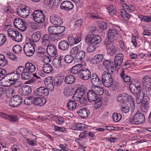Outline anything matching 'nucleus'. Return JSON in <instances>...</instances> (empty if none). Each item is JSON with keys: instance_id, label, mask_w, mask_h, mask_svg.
Masks as SVG:
<instances>
[{"instance_id": "f257e3e1", "label": "nucleus", "mask_w": 151, "mask_h": 151, "mask_svg": "<svg viewBox=\"0 0 151 151\" xmlns=\"http://www.w3.org/2000/svg\"><path fill=\"white\" fill-rule=\"evenodd\" d=\"M102 82L104 85L107 88L110 87L111 90H116L117 88V85L113 82V79L109 73L104 72L102 75Z\"/></svg>"}, {"instance_id": "f03ea898", "label": "nucleus", "mask_w": 151, "mask_h": 151, "mask_svg": "<svg viewBox=\"0 0 151 151\" xmlns=\"http://www.w3.org/2000/svg\"><path fill=\"white\" fill-rule=\"evenodd\" d=\"M130 90L131 92L134 93L132 91L137 90V91L136 93L137 95H139L145 98V99H148L150 100L149 97L151 94V90L146 89V88H142L139 86H137L134 84H130L129 86Z\"/></svg>"}, {"instance_id": "7ed1b4c3", "label": "nucleus", "mask_w": 151, "mask_h": 151, "mask_svg": "<svg viewBox=\"0 0 151 151\" xmlns=\"http://www.w3.org/2000/svg\"><path fill=\"white\" fill-rule=\"evenodd\" d=\"M101 41V37L98 35L88 34L85 37V42L88 45H96Z\"/></svg>"}, {"instance_id": "20e7f679", "label": "nucleus", "mask_w": 151, "mask_h": 151, "mask_svg": "<svg viewBox=\"0 0 151 151\" xmlns=\"http://www.w3.org/2000/svg\"><path fill=\"white\" fill-rule=\"evenodd\" d=\"M8 35L14 41L21 42L22 40L23 35L17 31L13 29H9L7 31Z\"/></svg>"}, {"instance_id": "39448f33", "label": "nucleus", "mask_w": 151, "mask_h": 151, "mask_svg": "<svg viewBox=\"0 0 151 151\" xmlns=\"http://www.w3.org/2000/svg\"><path fill=\"white\" fill-rule=\"evenodd\" d=\"M145 117L143 113L137 111L134 115L133 118L130 120V122L134 124L138 125L145 121Z\"/></svg>"}, {"instance_id": "423d86ee", "label": "nucleus", "mask_w": 151, "mask_h": 151, "mask_svg": "<svg viewBox=\"0 0 151 151\" xmlns=\"http://www.w3.org/2000/svg\"><path fill=\"white\" fill-rule=\"evenodd\" d=\"M33 17L34 21L39 23L43 22L45 20V16L42 12L40 10H37L34 11L33 14Z\"/></svg>"}, {"instance_id": "0eeeda50", "label": "nucleus", "mask_w": 151, "mask_h": 151, "mask_svg": "<svg viewBox=\"0 0 151 151\" xmlns=\"http://www.w3.org/2000/svg\"><path fill=\"white\" fill-rule=\"evenodd\" d=\"M23 50L25 54L27 56H32L35 52V48L33 44L30 42L25 44Z\"/></svg>"}, {"instance_id": "6e6552de", "label": "nucleus", "mask_w": 151, "mask_h": 151, "mask_svg": "<svg viewBox=\"0 0 151 151\" xmlns=\"http://www.w3.org/2000/svg\"><path fill=\"white\" fill-rule=\"evenodd\" d=\"M22 103V97L16 95L10 99L9 104L11 107H16L20 105Z\"/></svg>"}, {"instance_id": "1a4fd4ad", "label": "nucleus", "mask_w": 151, "mask_h": 151, "mask_svg": "<svg viewBox=\"0 0 151 151\" xmlns=\"http://www.w3.org/2000/svg\"><path fill=\"white\" fill-rule=\"evenodd\" d=\"M35 96H45L48 95L49 93L48 89L45 87L40 86L36 88L33 92Z\"/></svg>"}, {"instance_id": "9d476101", "label": "nucleus", "mask_w": 151, "mask_h": 151, "mask_svg": "<svg viewBox=\"0 0 151 151\" xmlns=\"http://www.w3.org/2000/svg\"><path fill=\"white\" fill-rule=\"evenodd\" d=\"M68 39L70 45H73L77 44L81 40V33H78L76 35H74L72 36L69 37Z\"/></svg>"}, {"instance_id": "9b49d317", "label": "nucleus", "mask_w": 151, "mask_h": 151, "mask_svg": "<svg viewBox=\"0 0 151 151\" xmlns=\"http://www.w3.org/2000/svg\"><path fill=\"white\" fill-rule=\"evenodd\" d=\"M81 70L78 74L79 77L84 80H88L91 75L90 70L86 68H82Z\"/></svg>"}, {"instance_id": "f8f14e48", "label": "nucleus", "mask_w": 151, "mask_h": 151, "mask_svg": "<svg viewBox=\"0 0 151 151\" xmlns=\"http://www.w3.org/2000/svg\"><path fill=\"white\" fill-rule=\"evenodd\" d=\"M50 21L52 24L56 26L60 25L63 23V21L61 17L55 14L50 16Z\"/></svg>"}, {"instance_id": "ddd939ff", "label": "nucleus", "mask_w": 151, "mask_h": 151, "mask_svg": "<svg viewBox=\"0 0 151 151\" xmlns=\"http://www.w3.org/2000/svg\"><path fill=\"white\" fill-rule=\"evenodd\" d=\"M124 56L122 54L118 53L116 54L114 58V64L115 68L117 70L119 69L123 62Z\"/></svg>"}, {"instance_id": "4468645a", "label": "nucleus", "mask_w": 151, "mask_h": 151, "mask_svg": "<svg viewBox=\"0 0 151 151\" xmlns=\"http://www.w3.org/2000/svg\"><path fill=\"white\" fill-rule=\"evenodd\" d=\"M103 65L109 72L113 73L114 71L113 62L110 60H104L103 62Z\"/></svg>"}, {"instance_id": "2eb2a0df", "label": "nucleus", "mask_w": 151, "mask_h": 151, "mask_svg": "<svg viewBox=\"0 0 151 151\" xmlns=\"http://www.w3.org/2000/svg\"><path fill=\"white\" fill-rule=\"evenodd\" d=\"M46 101V99L45 98L42 97H35L33 96V104L35 106H41L45 104Z\"/></svg>"}, {"instance_id": "dca6fc26", "label": "nucleus", "mask_w": 151, "mask_h": 151, "mask_svg": "<svg viewBox=\"0 0 151 151\" xmlns=\"http://www.w3.org/2000/svg\"><path fill=\"white\" fill-rule=\"evenodd\" d=\"M73 7V4L70 1H65L61 4L60 8L65 11H68L71 10Z\"/></svg>"}, {"instance_id": "f3484780", "label": "nucleus", "mask_w": 151, "mask_h": 151, "mask_svg": "<svg viewBox=\"0 0 151 151\" xmlns=\"http://www.w3.org/2000/svg\"><path fill=\"white\" fill-rule=\"evenodd\" d=\"M106 50L110 56H113L116 53V48L112 43L107 42L105 43Z\"/></svg>"}, {"instance_id": "a211bd4d", "label": "nucleus", "mask_w": 151, "mask_h": 151, "mask_svg": "<svg viewBox=\"0 0 151 151\" xmlns=\"http://www.w3.org/2000/svg\"><path fill=\"white\" fill-rule=\"evenodd\" d=\"M16 12L18 15L23 18L27 17L29 14V10L27 9L26 7L18 8L17 9Z\"/></svg>"}, {"instance_id": "6ab92c4d", "label": "nucleus", "mask_w": 151, "mask_h": 151, "mask_svg": "<svg viewBox=\"0 0 151 151\" xmlns=\"http://www.w3.org/2000/svg\"><path fill=\"white\" fill-rule=\"evenodd\" d=\"M47 52L48 54L51 57H54L57 53V50L55 46L52 44L47 47Z\"/></svg>"}, {"instance_id": "aec40b11", "label": "nucleus", "mask_w": 151, "mask_h": 151, "mask_svg": "<svg viewBox=\"0 0 151 151\" xmlns=\"http://www.w3.org/2000/svg\"><path fill=\"white\" fill-rule=\"evenodd\" d=\"M69 43L64 40H61L58 43L59 49L63 51H66L68 50L69 47Z\"/></svg>"}, {"instance_id": "412c9836", "label": "nucleus", "mask_w": 151, "mask_h": 151, "mask_svg": "<svg viewBox=\"0 0 151 151\" xmlns=\"http://www.w3.org/2000/svg\"><path fill=\"white\" fill-rule=\"evenodd\" d=\"M118 35V31L116 29H110L108 31V37L110 40H115Z\"/></svg>"}, {"instance_id": "4be33fe9", "label": "nucleus", "mask_w": 151, "mask_h": 151, "mask_svg": "<svg viewBox=\"0 0 151 151\" xmlns=\"http://www.w3.org/2000/svg\"><path fill=\"white\" fill-rule=\"evenodd\" d=\"M77 113L79 116L83 119L87 118L90 113L89 110L86 108L80 109L77 111Z\"/></svg>"}, {"instance_id": "5701e85b", "label": "nucleus", "mask_w": 151, "mask_h": 151, "mask_svg": "<svg viewBox=\"0 0 151 151\" xmlns=\"http://www.w3.org/2000/svg\"><path fill=\"white\" fill-rule=\"evenodd\" d=\"M94 91L92 89L88 91L87 93V97L88 101L90 102L94 101L98 99V97Z\"/></svg>"}, {"instance_id": "b1692460", "label": "nucleus", "mask_w": 151, "mask_h": 151, "mask_svg": "<svg viewBox=\"0 0 151 151\" xmlns=\"http://www.w3.org/2000/svg\"><path fill=\"white\" fill-rule=\"evenodd\" d=\"M19 76L16 73V72L14 71L12 72L9 73L6 75V79H8L9 81L12 82L16 81L19 78Z\"/></svg>"}, {"instance_id": "393cba45", "label": "nucleus", "mask_w": 151, "mask_h": 151, "mask_svg": "<svg viewBox=\"0 0 151 151\" xmlns=\"http://www.w3.org/2000/svg\"><path fill=\"white\" fill-rule=\"evenodd\" d=\"M45 84L47 88L52 91L53 90L54 86L52 77L49 76L44 80Z\"/></svg>"}, {"instance_id": "a878e982", "label": "nucleus", "mask_w": 151, "mask_h": 151, "mask_svg": "<svg viewBox=\"0 0 151 151\" xmlns=\"http://www.w3.org/2000/svg\"><path fill=\"white\" fill-rule=\"evenodd\" d=\"M19 93L24 96L28 95L31 92L32 89L29 86L24 85L19 90Z\"/></svg>"}, {"instance_id": "bb28decb", "label": "nucleus", "mask_w": 151, "mask_h": 151, "mask_svg": "<svg viewBox=\"0 0 151 151\" xmlns=\"http://www.w3.org/2000/svg\"><path fill=\"white\" fill-rule=\"evenodd\" d=\"M91 81L93 85H100L101 84L102 81L99 77H98L96 73H92L91 76Z\"/></svg>"}, {"instance_id": "cd10ccee", "label": "nucleus", "mask_w": 151, "mask_h": 151, "mask_svg": "<svg viewBox=\"0 0 151 151\" xmlns=\"http://www.w3.org/2000/svg\"><path fill=\"white\" fill-rule=\"evenodd\" d=\"M131 96H129L128 94L124 93L120 94L118 95L117 97V100L118 102L123 103V104L127 103L129 97Z\"/></svg>"}, {"instance_id": "c85d7f7f", "label": "nucleus", "mask_w": 151, "mask_h": 151, "mask_svg": "<svg viewBox=\"0 0 151 151\" xmlns=\"http://www.w3.org/2000/svg\"><path fill=\"white\" fill-rule=\"evenodd\" d=\"M150 80V78L149 77L146 76L142 79V83L144 88H146L147 90H151V84Z\"/></svg>"}, {"instance_id": "c756f323", "label": "nucleus", "mask_w": 151, "mask_h": 151, "mask_svg": "<svg viewBox=\"0 0 151 151\" xmlns=\"http://www.w3.org/2000/svg\"><path fill=\"white\" fill-rule=\"evenodd\" d=\"M64 77V76L59 75L55 76L54 78V86H60L63 82Z\"/></svg>"}, {"instance_id": "7c9ffc66", "label": "nucleus", "mask_w": 151, "mask_h": 151, "mask_svg": "<svg viewBox=\"0 0 151 151\" xmlns=\"http://www.w3.org/2000/svg\"><path fill=\"white\" fill-rule=\"evenodd\" d=\"M98 85H93L91 88L96 93L97 96L101 95L104 93L103 89L100 86H98Z\"/></svg>"}, {"instance_id": "2f4dec72", "label": "nucleus", "mask_w": 151, "mask_h": 151, "mask_svg": "<svg viewBox=\"0 0 151 151\" xmlns=\"http://www.w3.org/2000/svg\"><path fill=\"white\" fill-rule=\"evenodd\" d=\"M25 71L32 74L35 70L36 67L32 63L27 62L25 65Z\"/></svg>"}, {"instance_id": "473e14b6", "label": "nucleus", "mask_w": 151, "mask_h": 151, "mask_svg": "<svg viewBox=\"0 0 151 151\" xmlns=\"http://www.w3.org/2000/svg\"><path fill=\"white\" fill-rule=\"evenodd\" d=\"M50 41L49 35L47 34L44 35L42 38V45L47 47L50 45Z\"/></svg>"}, {"instance_id": "72a5a7b5", "label": "nucleus", "mask_w": 151, "mask_h": 151, "mask_svg": "<svg viewBox=\"0 0 151 151\" xmlns=\"http://www.w3.org/2000/svg\"><path fill=\"white\" fill-rule=\"evenodd\" d=\"M104 56L102 54H99L96 55L93 57L92 61L94 64L99 63L104 59Z\"/></svg>"}, {"instance_id": "f704fd0d", "label": "nucleus", "mask_w": 151, "mask_h": 151, "mask_svg": "<svg viewBox=\"0 0 151 151\" xmlns=\"http://www.w3.org/2000/svg\"><path fill=\"white\" fill-rule=\"evenodd\" d=\"M76 79L75 77L72 75L67 76L64 79V81L67 84H71L74 83L76 81Z\"/></svg>"}, {"instance_id": "c9c22d12", "label": "nucleus", "mask_w": 151, "mask_h": 151, "mask_svg": "<svg viewBox=\"0 0 151 151\" xmlns=\"http://www.w3.org/2000/svg\"><path fill=\"white\" fill-rule=\"evenodd\" d=\"M82 65L81 64H78L73 66L71 69V73L74 74H79V73L81 70Z\"/></svg>"}, {"instance_id": "e433bc0d", "label": "nucleus", "mask_w": 151, "mask_h": 151, "mask_svg": "<svg viewBox=\"0 0 151 151\" xmlns=\"http://www.w3.org/2000/svg\"><path fill=\"white\" fill-rule=\"evenodd\" d=\"M147 101H145L144 100L141 103L140 108L141 110L143 112H147V110L149 109V106H148L149 103L148 99H147Z\"/></svg>"}, {"instance_id": "4c0bfd02", "label": "nucleus", "mask_w": 151, "mask_h": 151, "mask_svg": "<svg viewBox=\"0 0 151 151\" xmlns=\"http://www.w3.org/2000/svg\"><path fill=\"white\" fill-rule=\"evenodd\" d=\"M63 58V57L62 56H60L59 58H55L52 61V63L55 67L58 68L61 66V61Z\"/></svg>"}, {"instance_id": "58836bf2", "label": "nucleus", "mask_w": 151, "mask_h": 151, "mask_svg": "<svg viewBox=\"0 0 151 151\" xmlns=\"http://www.w3.org/2000/svg\"><path fill=\"white\" fill-rule=\"evenodd\" d=\"M77 104L75 101L70 100L67 103V107L70 111H73L76 109Z\"/></svg>"}, {"instance_id": "ea45409f", "label": "nucleus", "mask_w": 151, "mask_h": 151, "mask_svg": "<svg viewBox=\"0 0 151 151\" xmlns=\"http://www.w3.org/2000/svg\"><path fill=\"white\" fill-rule=\"evenodd\" d=\"M41 38V34L40 32H35L32 35L31 39L34 42H37Z\"/></svg>"}, {"instance_id": "a19ab883", "label": "nucleus", "mask_w": 151, "mask_h": 151, "mask_svg": "<svg viewBox=\"0 0 151 151\" xmlns=\"http://www.w3.org/2000/svg\"><path fill=\"white\" fill-rule=\"evenodd\" d=\"M86 55L85 52L83 51H80L76 55L74 56V58L77 60L78 61H81L83 59Z\"/></svg>"}, {"instance_id": "79ce46f5", "label": "nucleus", "mask_w": 151, "mask_h": 151, "mask_svg": "<svg viewBox=\"0 0 151 151\" xmlns=\"http://www.w3.org/2000/svg\"><path fill=\"white\" fill-rule=\"evenodd\" d=\"M62 0H50L49 5L52 9H54L58 5Z\"/></svg>"}, {"instance_id": "37998d69", "label": "nucleus", "mask_w": 151, "mask_h": 151, "mask_svg": "<svg viewBox=\"0 0 151 151\" xmlns=\"http://www.w3.org/2000/svg\"><path fill=\"white\" fill-rule=\"evenodd\" d=\"M52 67L50 64H46L43 66V70L45 73H49L52 71Z\"/></svg>"}, {"instance_id": "c03bdc74", "label": "nucleus", "mask_w": 151, "mask_h": 151, "mask_svg": "<svg viewBox=\"0 0 151 151\" xmlns=\"http://www.w3.org/2000/svg\"><path fill=\"white\" fill-rule=\"evenodd\" d=\"M6 75L4 76L1 80V82L2 85L5 87H8L10 85L11 81H9L8 79H6Z\"/></svg>"}, {"instance_id": "a18cd8bd", "label": "nucleus", "mask_w": 151, "mask_h": 151, "mask_svg": "<svg viewBox=\"0 0 151 151\" xmlns=\"http://www.w3.org/2000/svg\"><path fill=\"white\" fill-rule=\"evenodd\" d=\"M73 93V90L69 87H66L64 89L63 93L65 96L68 97L72 96Z\"/></svg>"}, {"instance_id": "49530a36", "label": "nucleus", "mask_w": 151, "mask_h": 151, "mask_svg": "<svg viewBox=\"0 0 151 151\" xmlns=\"http://www.w3.org/2000/svg\"><path fill=\"white\" fill-rule=\"evenodd\" d=\"M120 76L124 81L125 82H128L130 81V77L125 74L124 70H122L120 74Z\"/></svg>"}, {"instance_id": "de8ad7c7", "label": "nucleus", "mask_w": 151, "mask_h": 151, "mask_svg": "<svg viewBox=\"0 0 151 151\" xmlns=\"http://www.w3.org/2000/svg\"><path fill=\"white\" fill-rule=\"evenodd\" d=\"M121 15L122 18L127 21L130 18V15L126 13L125 9H122L121 10Z\"/></svg>"}, {"instance_id": "09e8293b", "label": "nucleus", "mask_w": 151, "mask_h": 151, "mask_svg": "<svg viewBox=\"0 0 151 151\" xmlns=\"http://www.w3.org/2000/svg\"><path fill=\"white\" fill-rule=\"evenodd\" d=\"M80 46L78 45L72 48L70 50V54L72 55L76 56L79 52V51L80 50Z\"/></svg>"}, {"instance_id": "8fccbe9b", "label": "nucleus", "mask_w": 151, "mask_h": 151, "mask_svg": "<svg viewBox=\"0 0 151 151\" xmlns=\"http://www.w3.org/2000/svg\"><path fill=\"white\" fill-rule=\"evenodd\" d=\"M7 61L5 59V56L2 54H0V66L4 67L7 64Z\"/></svg>"}, {"instance_id": "3c124183", "label": "nucleus", "mask_w": 151, "mask_h": 151, "mask_svg": "<svg viewBox=\"0 0 151 151\" xmlns=\"http://www.w3.org/2000/svg\"><path fill=\"white\" fill-rule=\"evenodd\" d=\"M121 110L123 113H128L129 110V107L127 104L124 103L121 105Z\"/></svg>"}, {"instance_id": "603ef678", "label": "nucleus", "mask_w": 151, "mask_h": 151, "mask_svg": "<svg viewBox=\"0 0 151 151\" xmlns=\"http://www.w3.org/2000/svg\"><path fill=\"white\" fill-rule=\"evenodd\" d=\"M12 50L14 53L19 54L22 51V48L20 45H16L14 46L12 48Z\"/></svg>"}, {"instance_id": "864d4df0", "label": "nucleus", "mask_w": 151, "mask_h": 151, "mask_svg": "<svg viewBox=\"0 0 151 151\" xmlns=\"http://www.w3.org/2000/svg\"><path fill=\"white\" fill-rule=\"evenodd\" d=\"M65 27L63 26H56V34L59 35L60 36L61 34L63 33L65 30Z\"/></svg>"}, {"instance_id": "5fc2aeb1", "label": "nucleus", "mask_w": 151, "mask_h": 151, "mask_svg": "<svg viewBox=\"0 0 151 151\" xmlns=\"http://www.w3.org/2000/svg\"><path fill=\"white\" fill-rule=\"evenodd\" d=\"M107 9L110 14L113 15L116 13V10L115 9V7L112 5H110L107 6Z\"/></svg>"}, {"instance_id": "6e6d98bb", "label": "nucleus", "mask_w": 151, "mask_h": 151, "mask_svg": "<svg viewBox=\"0 0 151 151\" xmlns=\"http://www.w3.org/2000/svg\"><path fill=\"white\" fill-rule=\"evenodd\" d=\"M32 75V73L25 71L24 73L22 74L21 77L23 80H28L31 78Z\"/></svg>"}, {"instance_id": "4d7b16f0", "label": "nucleus", "mask_w": 151, "mask_h": 151, "mask_svg": "<svg viewBox=\"0 0 151 151\" xmlns=\"http://www.w3.org/2000/svg\"><path fill=\"white\" fill-rule=\"evenodd\" d=\"M113 120L116 122H119L122 118V116L119 113H114L113 114Z\"/></svg>"}, {"instance_id": "13d9d810", "label": "nucleus", "mask_w": 151, "mask_h": 151, "mask_svg": "<svg viewBox=\"0 0 151 151\" xmlns=\"http://www.w3.org/2000/svg\"><path fill=\"white\" fill-rule=\"evenodd\" d=\"M79 103L81 104L84 106H86L88 104L87 99L85 95L81 96Z\"/></svg>"}, {"instance_id": "bf43d9fd", "label": "nucleus", "mask_w": 151, "mask_h": 151, "mask_svg": "<svg viewBox=\"0 0 151 151\" xmlns=\"http://www.w3.org/2000/svg\"><path fill=\"white\" fill-rule=\"evenodd\" d=\"M15 71L16 72V73H17L19 76L20 74L21 76L22 74L25 71V67H24L22 66H19Z\"/></svg>"}, {"instance_id": "052dcab7", "label": "nucleus", "mask_w": 151, "mask_h": 151, "mask_svg": "<svg viewBox=\"0 0 151 151\" xmlns=\"http://www.w3.org/2000/svg\"><path fill=\"white\" fill-rule=\"evenodd\" d=\"M74 59V57L70 55H67L64 58V61L67 63H71Z\"/></svg>"}, {"instance_id": "680f3d73", "label": "nucleus", "mask_w": 151, "mask_h": 151, "mask_svg": "<svg viewBox=\"0 0 151 151\" xmlns=\"http://www.w3.org/2000/svg\"><path fill=\"white\" fill-rule=\"evenodd\" d=\"M33 96H30L29 97L26 99L24 101V104L27 105H30L33 104Z\"/></svg>"}, {"instance_id": "e2e57ef3", "label": "nucleus", "mask_w": 151, "mask_h": 151, "mask_svg": "<svg viewBox=\"0 0 151 151\" xmlns=\"http://www.w3.org/2000/svg\"><path fill=\"white\" fill-rule=\"evenodd\" d=\"M48 31L49 34L48 35H51L53 34H56V26H50L48 28Z\"/></svg>"}, {"instance_id": "0e129e2a", "label": "nucleus", "mask_w": 151, "mask_h": 151, "mask_svg": "<svg viewBox=\"0 0 151 151\" xmlns=\"http://www.w3.org/2000/svg\"><path fill=\"white\" fill-rule=\"evenodd\" d=\"M128 102L130 105L131 109L132 110L134 109H135V104L133 99L131 96L129 97L128 100L127 101Z\"/></svg>"}, {"instance_id": "69168bd1", "label": "nucleus", "mask_w": 151, "mask_h": 151, "mask_svg": "<svg viewBox=\"0 0 151 151\" xmlns=\"http://www.w3.org/2000/svg\"><path fill=\"white\" fill-rule=\"evenodd\" d=\"M75 126L77 130H84L86 127L85 124L82 123L76 124Z\"/></svg>"}, {"instance_id": "338daca9", "label": "nucleus", "mask_w": 151, "mask_h": 151, "mask_svg": "<svg viewBox=\"0 0 151 151\" xmlns=\"http://www.w3.org/2000/svg\"><path fill=\"white\" fill-rule=\"evenodd\" d=\"M24 21L22 19L19 18H15L14 19V24L15 27H18L20 24Z\"/></svg>"}, {"instance_id": "774afa93", "label": "nucleus", "mask_w": 151, "mask_h": 151, "mask_svg": "<svg viewBox=\"0 0 151 151\" xmlns=\"http://www.w3.org/2000/svg\"><path fill=\"white\" fill-rule=\"evenodd\" d=\"M94 102H95V103L94 104V107L95 108L97 109L100 107L102 103L100 99H97Z\"/></svg>"}]
</instances>
